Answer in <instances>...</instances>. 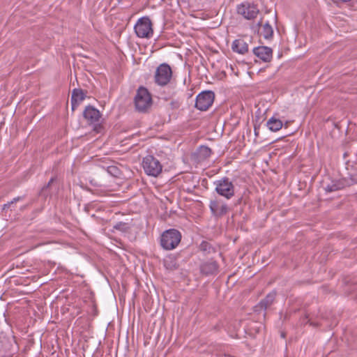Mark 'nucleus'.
Segmentation results:
<instances>
[{
  "label": "nucleus",
  "instance_id": "1",
  "mask_svg": "<svg viewBox=\"0 0 357 357\" xmlns=\"http://www.w3.org/2000/svg\"><path fill=\"white\" fill-rule=\"evenodd\" d=\"M135 109L142 113H146L152 105L151 95L144 86H139L134 98Z\"/></svg>",
  "mask_w": 357,
  "mask_h": 357
},
{
  "label": "nucleus",
  "instance_id": "2",
  "mask_svg": "<svg viewBox=\"0 0 357 357\" xmlns=\"http://www.w3.org/2000/svg\"><path fill=\"white\" fill-rule=\"evenodd\" d=\"M181 232L176 229H169L165 231L160 237V245L166 250L176 248L181 240Z\"/></svg>",
  "mask_w": 357,
  "mask_h": 357
},
{
  "label": "nucleus",
  "instance_id": "3",
  "mask_svg": "<svg viewBox=\"0 0 357 357\" xmlns=\"http://www.w3.org/2000/svg\"><path fill=\"white\" fill-rule=\"evenodd\" d=\"M215 192L227 199H231L235 194L234 185L228 177H223L214 182Z\"/></svg>",
  "mask_w": 357,
  "mask_h": 357
},
{
  "label": "nucleus",
  "instance_id": "4",
  "mask_svg": "<svg viewBox=\"0 0 357 357\" xmlns=\"http://www.w3.org/2000/svg\"><path fill=\"white\" fill-rule=\"evenodd\" d=\"M142 167L147 175L154 177L158 176L162 170L160 162L151 155H148L143 158Z\"/></svg>",
  "mask_w": 357,
  "mask_h": 357
},
{
  "label": "nucleus",
  "instance_id": "5",
  "mask_svg": "<svg viewBox=\"0 0 357 357\" xmlns=\"http://www.w3.org/2000/svg\"><path fill=\"white\" fill-rule=\"evenodd\" d=\"M134 29L135 33L139 38H149L153 33L151 20L147 16L139 18L136 22Z\"/></svg>",
  "mask_w": 357,
  "mask_h": 357
},
{
  "label": "nucleus",
  "instance_id": "6",
  "mask_svg": "<svg viewBox=\"0 0 357 357\" xmlns=\"http://www.w3.org/2000/svg\"><path fill=\"white\" fill-rule=\"evenodd\" d=\"M215 93L212 91H204L199 93L195 100V107L200 111L207 110L213 104Z\"/></svg>",
  "mask_w": 357,
  "mask_h": 357
},
{
  "label": "nucleus",
  "instance_id": "7",
  "mask_svg": "<svg viewBox=\"0 0 357 357\" xmlns=\"http://www.w3.org/2000/svg\"><path fill=\"white\" fill-rule=\"evenodd\" d=\"M172 72L168 64L162 63L160 65L155 72V81L160 86L167 84L172 77Z\"/></svg>",
  "mask_w": 357,
  "mask_h": 357
},
{
  "label": "nucleus",
  "instance_id": "8",
  "mask_svg": "<svg viewBox=\"0 0 357 357\" xmlns=\"http://www.w3.org/2000/svg\"><path fill=\"white\" fill-rule=\"evenodd\" d=\"M237 13L245 19L252 20L257 17L259 9L257 6L248 2L242 3L237 7Z\"/></svg>",
  "mask_w": 357,
  "mask_h": 357
},
{
  "label": "nucleus",
  "instance_id": "9",
  "mask_svg": "<svg viewBox=\"0 0 357 357\" xmlns=\"http://www.w3.org/2000/svg\"><path fill=\"white\" fill-rule=\"evenodd\" d=\"M276 298V291H273L268 293L264 298L254 307V311L257 313L264 312V317L266 315V310L268 309L275 302Z\"/></svg>",
  "mask_w": 357,
  "mask_h": 357
},
{
  "label": "nucleus",
  "instance_id": "10",
  "mask_svg": "<svg viewBox=\"0 0 357 357\" xmlns=\"http://www.w3.org/2000/svg\"><path fill=\"white\" fill-rule=\"evenodd\" d=\"M209 208L211 213L216 218H220L225 215L229 211L227 205L218 199L211 200L210 202Z\"/></svg>",
  "mask_w": 357,
  "mask_h": 357
},
{
  "label": "nucleus",
  "instance_id": "11",
  "mask_svg": "<svg viewBox=\"0 0 357 357\" xmlns=\"http://www.w3.org/2000/svg\"><path fill=\"white\" fill-rule=\"evenodd\" d=\"M254 54L264 62H269L273 57V50L268 46H256L253 49Z\"/></svg>",
  "mask_w": 357,
  "mask_h": 357
},
{
  "label": "nucleus",
  "instance_id": "12",
  "mask_svg": "<svg viewBox=\"0 0 357 357\" xmlns=\"http://www.w3.org/2000/svg\"><path fill=\"white\" fill-rule=\"evenodd\" d=\"M86 94L87 91L82 89H74L73 90L70 99L73 111L75 110L78 105L85 99Z\"/></svg>",
  "mask_w": 357,
  "mask_h": 357
},
{
  "label": "nucleus",
  "instance_id": "13",
  "mask_svg": "<svg viewBox=\"0 0 357 357\" xmlns=\"http://www.w3.org/2000/svg\"><path fill=\"white\" fill-rule=\"evenodd\" d=\"M83 116L90 123H93L99 121L101 117L100 111L93 106L88 105L83 112Z\"/></svg>",
  "mask_w": 357,
  "mask_h": 357
},
{
  "label": "nucleus",
  "instance_id": "14",
  "mask_svg": "<svg viewBox=\"0 0 357 357\" xmlns=\"http://www.w3.org/2000/svg\"><path fill=\"white\" fill-rule=\"evenodd\" d=\"M218 264L217 261L211 260L203 263L200 266V271L203 275H210L218 273Z\"/></svg>",
  "mask_w": 357,
  "mask_h": 357
},
{
  "label": "nucleus",
  "instance_id": "15",
  "mask_svg": "<svg viewBox=\"0 0 357 357\" xmlns=\"http://www.w3.org/2000/svg\"><path fill=\"white\" fill-rule=\"evenodd\" d=\"M266 126L271 131L277 132L282 128L283 123L280 119L272 116L266 122Z\"/></svg>",
  "mask_w": 357,
  "mask_h": 357
},
{
  "label": "nucleus",
  "instance_id": "16",
  "mask_svg": "<svg viewBox=\"0 0 357 357\" xmlns=\"http://www.w3.org/2000/svg\"><path fill=\"white\" fill-rule=\"evenodd\" d=\"M344 188V184L340 181H333L331 183L328 184L325 187V190L327 192H332L339 190H341Z\"/></svg>",
  "mask_w": 357,
  "mask_h": 357
},
{
  "label": "nucleus",
  "instance_id": "17",
  "mask_svg": "<svg viewBox=\"0 0 357 357\" xmlns=\"http://www.w3.org/2000/svg\"><path fill=\"white\" fill-rule=\"evenodd\" d=\"M113 229L123 233H128L130 231L131 225L129 222H118L113 226Z\"/></svg>",
  "mask_w": 357,
  "mask_h": 357
},
{
  "label": "nucleus",
  "instance_id": "18",
  "mask_svg": "<svg viewBox=\"0 0 357 357\" xmlns=\"http://www.w3.org/2000/svg\"><path fill=\"white\" fill-rule=\"evenodd\" d=\"M56 180V176H53L50 178L49 182L45 184L40 190L38 195L46 198L50 192H48L49 188L51 187L52 184Z\"/></svg>",
  "mask_w": 357,
  "mask_h": 357
},
{
  "label": "nucleus",
  "instance_id": "19",
  "mask_svg": "<svg viewBox=\"0 0 357 357\" xmlns=\"http://www.w3.org/2000/svg\"><path fill=\"white\" fill-rule=\"evenodd\" d=\"M254 37H252L251 36H243L241 38L235 40L232 45H249V43H255L254 41Z\"/></svg>",
  "mask_w": 357,
  "mask_h": 357
},
{
  "label": "nucleus",
  "instance_id": "20",
  "mask_svg": "<svg viewBox=\"0 0 357 357\" xmlns=\"http://www.w3.org/2000/svg\"><path fill=\"white\" fill-rule=\"evenodd\" d=\"M273 28L271 27V26H270L268 24V23H266L263 26V27L260 31V35L263 36L264 38L266 39H268V38H271L273 36Z\"/></svg>",
  "mask_w": 357,
  "mask_h": 357
},
{
  "label": "nucleus",
  "instance_id": "21",
  "mask_svg": "<svg viewBox=\"0 0 357 357\" xmlns=\"http://www.w3.org/2000/svg\"><path fill=\"white\" fill-rule=\"evenodd\" d=\"M212 153L211 149L206 146H201L198 150V154L200 158L206 159Z\"/></svg>",
  "mask_w": 357,
  "mask_h": 357
},
{
  "label": "nucleus",
  "instance_id": "22",
  "mask_svg": "<svg viewBox=\"0 0 357 357\" xmlns=\"http://www.w3.org/2000/svg\"><path fill=\"white\" fill-rule=\"evenodd\" d=\"M107 171L109 174L114 177H119L121 174L120 169L114 165L109 166L107 169Z\"/></svg>",
  "mask_w": 357,
  "mask_h": 357
},
{
  "label": "nucleus",
  "instance_id": "23",
  "mask_svg": "<svg viewBox=\"0 0 357 357\" xmlns=\"http://www.w3.org/2000/svg\"><path fill=\"white\" fill-rule=\"evenodd\" d=\"M200 250L203 252H211V250H213L212 245L207 241H202L199 245Z\"/></svg>",
  "mask_w": 357,
  "mask_h": 357
},
{
  "label": "nucleus",
  "instance_id": "24",
  "mask_svg": "<svg viewBox=\"0 0 357 357\" xmlns=\"http://www.w3.org/2000/svg\"><path fill=\"white\" fill-rule=\"evenodd\" d=\"M24 197L25 196H18L17 197L13 198L10 202H8L7 204H3V207H2V209L3 210L8 209V208H10V206L13 204L16 203L17 202H19L20 200L24 199Z\"/></svg>",
  "mask_w": 357,
  "mask_h": 357
},
{
  "label": "nucleus",
  "instance_id": "25",
  "mask_svg": "<svg viewBox=\"0 0 357 357\" xmlns=\"http://www.w3.org/2000/svg\"><path fill=\"white\" fill-rule=\"evenodd\" d=\"M234 52L244 54L248 52V46H231Z\"/></svg>",
  "mask_w": 357,
  "mask_h": 357
},
{
  "label": "nucleus",
  "instance_id": "26",
  "mask_svg": "<svg viewBox=\"0 0 357 357\" xmlns=\"http://www.w3.org/2000/svg\"><path fill=\"white\" fill-rule=\"evenodd\" d=\"M102 130L103 126L101 124L97 123L94 126L93 130L96 131V132L100 133L102 132Z\"/></svg>",
  "mask_w": 357,
  "mask_h": 357
},
{
  "label": "nucleus",
  "instance_id": "27",
  "mask_svg": "<svg viewBox=\"0 0 357 357\" xmlns=\"http://www.w3.org/2000/svg\"><path fill=\"white\" fill-rule=\"evenodd\" d=\"M309 323L311 326H312L313 327H317L319 326V324L317 322H314V321H310V320H307L305 323V324H307Z\"/></svg>",
  "mask_w": 357,
  "mask_h": 357
},
{
  "label": "nucleus",
  "instance_id": "28",
  "mask_svg": "<svg viewBox=\"0 0 357 357\" xmlns=\"http://www.w3.org/2000/svg\"><path fill=\"white\" fill-rule=\"evenodd\" d=\"M350 179L354 183H357V175L354 174V175H351L350 176Z\"/></svg>",
  "mask_w": 357,
  "mask_h": 357
},
{
  "label": "nucleus",
  "instance_id": "29",
  "mask_svg": "<svg viewBox=\"0 0 357 357\" xmlns=\"http://www.w3.org/2000/svg\"><path fill=\"white\" fill-rule=\"evenodd\" d=\"M208 50H209L211 52H213V53H218V50L214 49L213 47H211V46H208Z\"/></svg>",
  "mask_w": 357,
  "mask_h": 357
},
{
  "label": "nucleus",
  "instance_id": "30",
  "mask_svg": "<svg viewBox=\"0 0 357 357\" xmlns=\"http://www.w3.org/2000/svg\"><path fill=\"white\" fill-rule=\"evenodd\" d=\"M255 135H257L258 133L257 132V128H256V126H255Z\"/></svg>",
  "mask_w": 357,
  "mask_h": 357
},
{
  "label": "nucleus",
  "instance_id": "31",
  "mask_svg": "<svg viewBox=\"0 0 357 357\" xmlns=\"http://www.w3.org/2000/svg\"><path fill=\"white\" fill-rule=\"evenodd\" d=\"M242 200V198H240L238 201V203H241V201Z\"/></svg>",
  "mask_w": 357,
  "mask_h": 357
},
{
  "label": "nucleus",
  "instance_id": "32",
  "mask_svg": "<svg viewBox=\"0 0 357 357\" xmlns=\"http://www.w3.org/2000/svg\"><path fill=\"white\" fill-rule=\"evenodd\" d=\"M192 47L195 49V50L197 52V50H196V47L195 46H192Z\"/></svg>",
  "mask_w": 357,
  "mask_h": 357
},
{
  "label": "nucleus",
  "instance_id": "33",
  "mask_svg": "<svg viewBox=\"0 0 357 357\" xmlns=\"http://www.w3.org/2000/svg\"><path fill=\"white\" fill-rule=\"evenodd\" d=\"M282 335V337H285V335H284V333H282V335Z\"/></svg>",
  "mask_w": 357,
  "mask_h": 357
},
{
  "label": "nucleus",
  "instance_id": "34",
  "mask_svg": "<svg viewBox=\"0 0 357 357\" xmlns=\"http://www.w3.org/2000/svg\"><path fill=\"white\" fill-rule=\"evenodd\" d=\"M163 45H171V44L170 43H164Z\"/></svg>",
  "mask_w": 357,
  "mask_h": 357
},
{
  "label": "nucleus",
  "instance_id": "35",
  "mask_svg": "<svg viewBox=\"0 0 357 357\" xmlns=\"http://www.w3.org/2000/svg\"><path fill=\"white\" fill-rule=\"evenodd\" d=\"M305 319H307V315H305Z\"/></svg>",
  "mask_w": 357,
  "mask_h": 357
},
{
  "label": "nucleus",
  "instance_id": "36",
  "mask_svg": "<svg viewBox=\"0 0 357 357\" xmlns=\"http://www.w3.org/2000/svg\"><path fill=\"white\" fill-rule=\"evenodd\" d=\"M356 199H357V193H356Z\"/></svg>",
  "mask_w": 357,
  "mask_h": 357
},
{
  "label": "nucleus",
  "instance_id": "37",
  "mask_svg": "<svg viewBox=\"0 0 357 357\" xmlns=\"http://www.w3.org/2000/svg\"><path fill=\"white\" fill-rule=\"evenodd\" d=\"M284 357H287V356H284Z\"/></svg>",
  "mask_w": 357,
  "mask_h": 357
}]
</instances>
